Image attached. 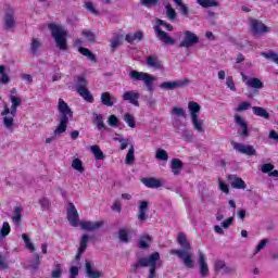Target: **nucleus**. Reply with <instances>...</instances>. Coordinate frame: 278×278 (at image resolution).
Here are the masks:
<instances>
[{
  "label": "nucleus",
  "instance_id": "1",
  "mask_svg": "<svg viewBox=\"0 0 278 278\" xmlns=\"http://www.w3.org/2000/svg\"><path fill=\"white\" fill-rule=\"evenodd\" d=\"M58 110L60 114V123L54 129L52 137L46 139L47 144H51V142H53L58 136H62V134H64L68 127L70 118H73V110L62 98L59 99Z\"/></svg>",
  "mask_w": 278,
  "mask_h": 278
},
{
  "label": "nucleus",
  "instance_id": "2",
  "mask_svg": "<svg viewBox=\"0 0 278 278\" xmlns=\"http://www.w3.org/2000/svg\"><path fill=\"white\" fill-rule=\"evenodd\" d=\"M177 242L179 247H181V250H170V255H177L186 268H194V260L192 258V253H190V251H192V245H190L186 233L179 232Z\"/></svg>",
  "mask_w": 278,
  "mask_h": 278
},
{
  "label": "nucleus",
  "instance_id": "3",
  "mask_svg": "<svg viewBox=\"0 0 278 278\" xmlns=\"http://www.w3.org/2000/svg\"><path fill=\"white\" fill-rule=\"evenodd\" d=\"M157 262H160L159 252H154L150 256L139 257L137 263L131 265V273H136L138 268H149L148 278H157Z\"/></svg>",
  "mask_w": 278,
  "mask_h": 278
},
{
  "label": "nucleus",
  "instance_id": "4",
  "mask_svg": "<svg viewBox=\"0 0 278 278\" xmlns=\"http://www.w3.org/2000/svg\"><path fill=\"white\" fill-rule=\"evenodd\" d=\"M51 36L60 51H66L68 49V41H66V36H68V30L64 29L61 25L49 24L48 25Z\"/></svg>",
  "mask_w": 278,
  "mask_h": 278
},
{
  "label": "nucleus",
  "instance_id": "5",
  "mask_svg": "<svg viewBox=\"0 0 278 278\" xmlns=\"http://www.w3.org/2000/svg\"><path fill=\"white\" fill-rule=\"evenodd\" d=\"M188 110L191 116V123L195 131L203 134L205 129L203 128V122L199 119V113L201 112V104L194 101H190L188 103Z\"/></svg>",
  "mask_w": 278,
  "mask_h": 278
},
{
  "label": "nucleus",
  "instance_id": "6",
  "mask_svg": "<svg viewBox=\"0 0 278 278\" xmlns=\"http://www.w3.org/2000/svg\"><path fill=\"white\" fill-rule=\"evenodd\" d=\"M128 76L130 77V79H132V81H143L147 90L149 92H153V83L156 79L155 76L149 73L138 72L136 70L130 71Z\"/></svg>",
  "mask_w": 278,
  "mask_h": 278
},
{
  "label": "nucleus",
  "instance_id": "7",
  "mask_svg": "<svg viewBox=\"0 0 278 278\" xmlns=\"http://www.w3.org/2000/svg\"><path fill=\"white\" fill-rule=\"evenodd\" d=\"M75 90L83 97V99H85V101L93 103L94 97H92L88 90V80L86 79V76L76 77Z\"/></svg>",
  "mask_w": 278,
  "mask_h": 278
},
{
  "label": "nucleus",
  "instance_id": "8",
  "mask_svg": "<svg viewBox=\"0 0 278 278\" xmlns=\"http://www.w3.org/2000/svg\"><path fill=\"white\" fill-rule=\"evenodd\" d=\"M166 27L168 23L164 22L163 20H157L156 25L153 27L156 38L161 41L164 42V45H169L173 46L175 45V39L173 37L168 36V33L162 30L160 26Z\"/></svg>",
  "mask_w": 278,
  "mask_h": 278
},
{
  "label": "nucleus",
  "instance_id": "9",
  "mask_svg": "<svg viewBox=\"0 0 278 278\" xmlns=\"http://www.w3.org/2000/svg\"><path fill=\"white\" fill-rule=\"evenodd\" d=\"M249 27L252 36H264V34H268L270 29H268V26L262 23V21L257 18H250L249 21Z\"/></svg>",
  "mask_w": 278,
  "mask_h": 278
},
{
  "label": "nucleus",
  "instance_id": "10",
  "mask_svg": "<svg viewBox=\"0 0 278 278\" xmlns=\"http://www.w3.org/2000/svg\"><path fill=\"white\" fill-rule=\"evenodd\" d=\"M18 106H12L11 110L8 105L4 106V110L1 112V116L3 117V125L5 129H12L14 127V117L16 116V110Z\"/></svg>",
  "mask_w": 278,
  "mask_h": 278
},
{
  "label": "nucleus",
  "instance_id": "11",
  "mask_svg": "<svg viewBox=\"0 0 278 278\" xmlns=\"http://www.w3.org/2000/svg\"><path fill=\"white\" fill-rule=\"evenodd\" d=\"M184 40L180 41L179 47L181 49H190V47H194V45H199V36L197 34L185 30L184 31Z\"/></svg>",
  "mask_w": 278,
  "mask_h": 278
},
{
  "label": "nucleus",
  "instance_id": "12",
  "mask_svg": "<svg viewBox=\"0 0 278 278\" xmlns=\"http://www.w3.org/2000/svg\"><path fill=\"white\" fill-rule=\"evenodd\" d=\"M190 84V79L184 78L181 80L176 81H164L160 85L162 90H175L177 88H184Z\"/></svg>",
  "mask_w": 278,
  "mask_h": 278
},
{
  "label": "nucleus",
  "instance_id": "13",
  "mask_svg": "<svg viewBox=\"0 0 278 278\" xmlns=\"http://www.w3.org/2000/svg\"><path fill=\"white\" fill-rule=\"evenodd\" d=\"M67 220L72 227H79V213H77V208L73 203L68 204Z\"/></svg>",
  "mask_w": 278,
  "mask_h": 278
},
{
  "label": "nucleus",
  "instance_id": "14",
  "mask_svg": "<svg viewBox=\"0 0 278 278\" xmlns=\"http://www.w3.org/2000/svg\"><path fill=\"white\" fill-rule=\"evenodd\" d=\"M198 264H199V274L201 277H208L210 267L207 266V261L205 260V254L203 252H198Z\"/></svg>",
  "mask_w": 278,
  "mask_h": 278
},
{
  "label": "nucleus",
  "instance_id": "15",
  "mask_svg": "<svg viewBox=\"0 0 278 278\" xmlns=\"http://www.w3.org/2000/svg\"><path fill=\"white\" fill-rule=\"evenodd\" d=\"M233 149L235 151H238V153H241L242 155H257V151L253 146L235 143Z\"/></svg>",
  "mask_w": 278,
  "mask_h": 278
},
{
  "label": "nucleus",
  "instance_id": "16",
  "mask_svg": "<svg viewBox=\"0 0 278 278\" xmlns=\"http://www.w3.org/2000/svg\"><path fill=\"white\" fill-rule=\"evenodd\" d=\"M228 181L230 182L231 188H235V190L247 189V182H244L243 179L238 177L237 175H229Z\"/></svg>",
  "mask_w": 278,
  "mask_h": 278
},
{
  "label": "nucleus",
  "instance_id": "17",
  "mask_svg": "<svg viewBox=\"0 0 278 278\" xmlns=\"http://www.w3.org/2000/svg\"><path fill=\"white\" fill-rule=\"evenodd\" d=\"M146 64L149 68H154V71H160L164 68V65H162V61H160V59L155 54L149 55L146 60Z\"/></svg>",
  "mask_w": 278,
  "mask_h": 278
},
{
  "label": "nucleus",
  "instance_id": "18",
  "mask_svg": "<svg viewBox=\"0 0 278 278\" xmlns=\"http://www.w3.org/2000/svg\"><path fill=\"white\" fill-rule=\"evenodd\" d=\"M235 123H236V125H239V127H241V129H242V131L239 132V136H241V138H249V125L242 118V116L236 114L235 115Z\"/></svg>",
  "mask_w": 278,
  "mask_h": 278
},
{
  "label": "nucleus",
  "instance_id": "19",
  "mask_svg": "<svg viewBox=\"0 0 278 278\" xmlns=\"http://www.w3.org/2000/svg\"><path fill=\"white\" fill-rule=\"evenodd\" d=\"M138 99H140V93L136 92L135 90L126 91L123 94L124 101H129L132 105H136L138 108L140 105V102H138Z\"/></svg>",
  "mask_w": 278,
  "mask_h": 278
},
{
  "label": "nucleus",
  "instance_id": "20",
  "mask_svg": "<svg viewBox=\"0 0 278 278\" xmlns=\"http://www.w3.org/2000/svg\"><path fill=\"white\" fill-rule=\"evenodd\" d=\"M149 211V201L142 200L139 202V211H138V220L141 223H146L147 220V212Z\"/></svg>",
  "mask_w": 278,
  "mask_h": 278
},
{
  "label": "nucleus",
  "instance_id": "21",
  "mask_svg": "<svg viewBox=\"0 0 278 278\" xmlns=\"http://www.w3.org/2000/svg\"><path fill=\"white\" fill-rule=\"evenodd\" d=\"M101 103L102 105H105L106 108H112L116 103L117 99L115 94H112L110 92H103L101 93Z\"/></svg>",
  "mask_w": 278,
  "mask_h": 278
},
{
  "label": "nucleus",
  "instance_id": "22",
  "mask_svg": "<svg viewBox=\"0 0 278 278\" xmlns=\"http://www.w3.org/2000/svg\"><path fill=\"white\" fill-rule=\"evenodd\" d=\"M104 223L103 220L100 222H81L80 223V227L81 229H84L85 231H97V229H101V227H103Z\"/></svg>",
  "mask_w": 278,
  "mask_h": 278
},
{
  "label": "nucleus",
  "instance_id": "23",
  "mask_svg": "<svg viewBox=\"0 0 278 278\" xmlns=\"http://www.w3.org/2000/svg\"><path fill=\"white\" fill-rule=\"evenodd\" d=\"M88 240H90L88 235H83V237L80 239L78 252L76 254L77 262H79V260H81V255H84V253H86V249H88Z\"/></svg>",
  "mask_w": 278,
  "mask_h": 278
},
{
  "label": "nucleus",
  "instance_id": "24",
  "mask_svg": "<svg viewBox=\"0 0 278 278\" xmlns=\"http://www.w3.org/2000/svg\"><path fill=\"white\" fill-rule=\"evenodd\" d=\"M85 268H86V275L88 278H101L103 277V271L94 270L92 268V264L90 262L85 263Z\"/></svg>",
  "mask_w": 278,
  "mask_h": 278
},
{
  "label": "nucleus",
  "instance_id": "25",
  "mask_svg": "<svg viewBox=\"0 0 278 278\" xmlns=\"http://www.w3.org/2000/svg\"><path fill=\"white\" fill-rule=\"evenodd\" d=\"M141 181L146 188H162V180L157 178H143Z\"/></svg>",
  "mask_w": 278,
  "mask_h": 278
},
{
  "label": "nucleus",
  "instance_id": "26",
  "mask_svg": "<svg viewBox=\"0 0 278 278\" xmlns=\"http://www.w3.org/2000/svg\"><path fill=\"white\" fill-rule=\"evenodd\" d=\"M245 85L249 86V88H253L254 90H262L264 88V83L260 80V78L252 77L245 81Z\"/></svg>",
  "mask_w": 278,
  "mask_h": 278
},
{
  "label": "nucleus",
  "instance_id": "27",
  "mask_svg": "<svg viewBox=\"0 0 278 278\" xmlns=\"http://www.w3.org/2000/svg\"><path fill=\"white\" fill-rule=\"evenodd\" d=\"M173 175H180L181 168H184V163L179 159H173L170 164Z\"/></svg>",
  "mask_w": 278,
  "mask_h": 278
},
{
  "label": "nucleus",
  "instance_id": "28",
  "mask_svg": "<svg viewBox=\"0 0 278 278\" xmlns=\"http://www.w3.org/2000/svg\"><path fill=\"white\" fill-rule=\"evenodd\" d=\"M252 112L255 116H260L261 118H265L267 121L270 118V113H268V111L262 106H253Z\"/></svg>",
  "mask_w": 278,
  "mask_h": 278
},
{
  "label": "nucleus",
  "instance_id": "29",
  "mask_svg": "<svg viewBox=\"0 0 278 278\" xmlns=\"http://www.w3.org/2000/svg\"><path fill=\"white\" fill-rule=\"evenodd\" d=\"M40 47H42V42L38 38H33L30 42V53L31 55H38V51H40Z\"/></svg>",
  "mask_w": 278,
  "mask_h": 278
},
{
  "label": "nucleus",
  "instance_id": "30",
  "mask_svg": "<svg viewBox=\"0 0 278 278\" xmlns=\"http://www.w3.org/2000/svg\"><path fill=\"white\" fill-rule=\"evenodd\" d=\"M136 148H134V144H130L129 150L126 154L125 163L128 165L134 164L136 162Z\"/></svg>",
  "mask_w": 278,
  "mask_h": 278
},
{
  "label": "nucleus",
  "instance_id": "31",
  "mask_svg": "<svg viewBox=\"0 0 278 278\" xmlns=\"http://www.w3.org/2000/svg\"><path fill=\"white\" fill-rule=\"evenodd\" d=\"M152 238L151 236L149 235H142L140 238H139V241H138V247L139 249H149V243L151 242Z\"/></svg>",
  "mask_w": 278,
  "mask_h": 278
},
{
  "label": "nucleus",
  "instance_id": "32",
  "mask_svg": "<svg viewBox=\"0 0 278 278\" xmlns=\"http://www.w3.org/2000/svg\"><path fill=\"white\" fill-rule=\"evenodd\" d=\"M12 220L14 225H21V218H23V207L16 206L13 212Z\"/></svg>",
  "mask_w": 278,
  "mask_h": 278
},
{
  "label": "nucleus",
  "instance_id": "33",
  "mask_svg": "<svg viewBox=\"0 0 278 278\" xmlns=\"http://www.w3.org/2000/svg\"><path fill=\"white\" fill-rule=\"evenodd\" d=\"M4 23H5L7 29H12L14 27V25H15L14 12H8L5 14Z\"/></svg>",
  "mask_w": 278,
  "mask_h": 278
},
{
  "label": "nucleus",
  "instance_id": "34",
  "mask_svg": "<svg viewBox=\"0 0 278 278\" xmlns=\"http://www.w3.org/2000/svg\"><path fill=\"white\" fill-rule=\"evenodd\" d=\"M197 3L201 8H218V1L216 0H197Z\"/></svg>",
  "mask_w": 278,
  "mask_h": 278
},
{
  "label": "nucleus",
  "instance_id": "35",
  "mask_svg": "<svg viewBox=\"0 0 278 278\" xmlns=\"http://www.w3.org/2000/svg\"><path fill=\"white\" fill-rule=\"evenodd\" d=\"M91 153L94 155L96 160H105V155L99 146L90 147Z\"/></svg>",
  "mask_w": 278,
  "mask_h": 278
},
{
  "label": "nucleus",
  "instance_id": "36",
  "mask_svg": "<svg viewBox=\"0 0 278 278\" xmlns=\"http://www.w3.org/2000/svg\"><path fill=\"white\" fill-rule=\"evenodd\" d=\"M118 239H119V242H125V243L129 242V229L127 228L119 229Z\"/></svg>",
  "mask_w": 278,
  "mask_h": 278
},
{
  "label": "nucleus",
  "instance_id": "37",
  "mask_svg": "<svg viewBox=\"0 0 278 278\" xmlns=\"http://www.w3.org/2000/svg\"><path fill=\"white\" fill-rule=\"evenodd\" d=\"M124 121L131 129H136V117L134 115L126 113L124 115Z\"/></svg>",
  "mask_w": 278,
  "mask_h": 278
},
{
  "label": "nucleus",
  "instance_id": "38",
  "mask_svg": "<svg viewBox=\"0 0 278 278\" xmlns=\"http://www.w3.org/2000/svg\"><path fill=\"white\" fill-rule=\"evenodd\" d=\"M155 159L160 160L161 162H168V152L164 149L156 150Z\"/></svg>",
  "mask_w": 278,
  "mask_h": 278
},
{
  "label": "nucleus",
  "instance_id": "39",
  "mask_svg": "<svg viewBox=\"0 0 278 278\" xmlns=\"http://www.w3.org/2000/svg\"><path fill=\"white\" fill-rule=\"evenodd\" d=\"M261 55L265 58L266 60H271V62H275L278 64V53L274 51L269 52H262Z\"/></svg>",
  "mask_w": 278,
  "mask_h": 278
},
{
  "label": "nucleus",
  "instance_id": "40",
  "mask_svg": "<svg viewBox=\"0 0 278 278\" xmlns=\"http://www.w3.org/2000/svg\"><path fill=\"white\" fill-rule=\"evenodd\" d=\"M165 10H166V16L169 21H175V18H177V11L173 9V5L167 4L165 7Z\"/></svg>",
  "mask_w": 278,
  "mask_h": 278
},
{
  "label": "nucleus",
  "instance_id": "41",
  "mask_svg": "<svg viewBox=\"0 0 278 278\" xmlns=\"http://www.w3.org/2000/svg\"><path fill=\"white\" fill-rule=\"evenodd\" d=\"M173 127H174L176 134H180L181 127H184V129H186V124H184V122H181V119L175 117L173 119Z\"/></svg>",
  "mask_w": 278,
  "mask_h": 278
},
{
  "label": "nucleus",
  "instance_id": "42",
  "mask_svg": "<svg viewBox=\"0 0 278 278\" xmlns=\"http://www.w3.org/2000/svg\"><path fill=\"white\" fill-rule=\"evenodd\" d=\"M22 239L25 242L26 249H28V251L34 253V251H36V247H34V243H31V240L29 239V236L27 233H23Z\"/></svg>",
  "mask_w": 278,
  "mask_h": 278
},
{
  "label": "nucleus",
  "instance_id": "43",
  "mask_svg": "<svg viewBox=\"0 0 278 278\" xmlns=\"http://www.w3.org/2000/svg\"><path fill=\"white\" fill-rule=\"evenodd\" d=\"M78 51L79 53H81V55H85L86 58H88V60H91V62H94V60H97V56L87 48L80 47Z\"/></svg>",
  "mask_w": 278,
  "mask_h": 278
},
{
  "label": "nucleus",
  "instance_id": "44",
  "mask_svg": "<svg viewBox=\"0 0 278 278\" xmlns=\"http://www.w3.org/2000/svg\"><path fill=\"white\" fill-rule=\"evenodd\" d=\"M94 124L99 130L105 128V124L103 123V115L101 114H93Z\"/></svg>",
  "mask_w": 278,
  "mask_h": 278
},
{
  "label": "nucleus",
  "instance_id": "45",
  "mask_svg": "<svg viewBox=\"0 0 278 278\" xmlns=\"http://www.w3.org/2000/svg\"><path fill=\"white\" fill-rule=\"evenodd\" d=\"M72 168H74V170H78V173H84V170H86L84 168V164L81 163V160H79V159H74L73 160Z\"/></svg>",
  "mask_w": 278,
  "mask_h": 278
},
{
  "label": "nucleus",
  "instance_id": "46",
  "mask_svg": "<svg viewBox=\"0 0 278 278\" xmlns=\"http://www.w3.org/2000/svg\"><path fill=\"white\" fill-rule=\"evenodd\" d=\"M40 266V255L38 253L33 254V261L30 262V268L33 270H38Z\"/></svg>",
  "mask_w": 278,
  "mask_h": 278
},
{
  "label": "nucleus",
  "instance_id": "47",
  "mask_svg": "<svg viewBox=\"0 0 278 278\" xmlns=\"http://www.w3.org/2000/svg\"><path fill=\"white\" fill-rule=\"evenodd\" d=\"M54 270H52V273H51V277L52 278H60V277H62V270H63V266H62V264H60V263H55L54 264Z\"/></svg>",
  "mask_w": 278,
  "mask_h": 278
},
{
  "label": "nucleus",
  "instance_id": "48",
  "mask_svg": "<svg viewBox=\"0 0 278 278\" xmlns=\"http://www.w3.org/2000/svg\"><path fill=\"white\" fill-rule=\"evenodd\" d=\"M0 84H10V76H8V74H5V66L4 65H0Z\"/></svg>",
  "mask_w": 278,
  "mask_h": 278
},
{
  "label": "nucleus",
  "instance_id": "49",
  "mask_svg": "<svg viewBox=\"0 0 278 278\" xmlns=\"http://www.w3.org/2000/svg\"><path fill=\"white\" fill-rule=\"evenodd\" d=\"M10 231H11L10 224L8 222H4L2 224V228L0 229L1 238H5V236H9Z\"/></svg>",
  "mask_w": 278,
  "mask_h": 278
},
{
  "label": "nucleus",
  "instance_id": "50",
  "mask_svg": "<svg viewBox=\"0 0 278 278\" xmlns=\"http://www.w3.org/2000/svg\"><path fill=\"white\" fill-rule=\"evenodd\" d=\"M172 114H174V116H181L182 118H186V110H184V108H179V106H174L172 110Z\"/></svg>",
  "mask_w": 278,
  "mask_h": 278
},
{
  "label": "nucleus",
  "instance_id": "51",
  "mask_svg": "<svg viewBox=\"0 0 278 278\" xmlns=\"http://www.w3.org/2000/svg\"><path fill=\"white\" fill-rule=\"evenodd\" d=\"M84 8L94 16H99V11L94 9V4L92 2H85Z\"/></svg>",
  "mask_w": 278,
  "mask_h": 278
},
{
  "label": "nucleus",
  "instance_id": "52",
  "mask_svg": "<svg viewBox=\"0 0 278 278\" xmlns=\"http://www.w3.org/2000/svg\"><path fill=\"white\" fill-rule=\"evenodd\" d=\"M226 86L229 88L232 92H236V83L233 81V77L228 76L226 78Z\"/></svg>",
  "mask_w": 278,
  "mask_h": 278
},
{
  "label": "nucleus",
  "instance_id": "53",
  "mask_svg": "<svg viewBox=\"0 0 278 278\" xmlns=\"http://www.w3.org/2000/svg\"><path fill=\"white\" fill-rule=\"evenodd\" d=\"M225 266H227V264H225V261H216L215 265H214V269L216 273H220V270H225Z\"/></svg>",
  "mask_w": 278,
  "mask_h": 278
},
{
  "label": "nucleus",
  "instance_id": "54",
  "mask_svg": "<svg viewBox=\"0 0 278 278\" xmlns=\"http://www.w3.org/2000/svg\"><path fill=\"white\" fill-rule=\"evenodd\" d=\"M251 109V103L249 102H241L238 108L236 109V112H244L247 110Z\"/></svg>",
  "mask_w": 278,
  "mask_h": 278
},
{
  "label": "nucleus",
  "instance_id": "55",
  "mask_svg": "<svg viewBox=\"0 0 278 278\" xmlns=\"http://www.w3.org/2000/svg\"><path fill=\"white\" fill-rule=\"evenodd\" d=\"M39 204L41 206V210H49L50 205H51V202L49 201V199L47 198H41L39 200Z\"/></svg>",
  "mask_w": 278,
  "mask_h": 278
},
{
  "label": "nucleus",
  "instance_id": "56",
  "mask_svg": "<svg viewBox=\"0 0 278 278\" xmlns=\"http://www.w3.org/2000/svg\"><path fill=\"white\" fill-rule=\"evenodd\" d=\"M10 101L12 103V106L18 108L21 106V103H23V100L16 96H10Z\"/></svg>",
  "mask_w": 278,
  "mask_h": 278
},
{
  "label": "nucleus",
  "instance_id": "57",
  "mask_svg": "<svg viewBox=\"0 0 278 278\" xmlns=\"http://www.w3.org/2000/svg\"><path fill=\"white\" fill-rule=\"evenodd\" d=\"M108 123L110 127H118V117L116 115L109 116Z\"/></svg>",
  "mask_w": 278,
  "mask_h": 278
},
{
  "label": "nucleus",
  "instance_id": "58",
  "mask_svg": "<svg viewBox=\"0 0 278 278\" xmlns=\"http://www.w3.org/2000/svg\"><path fill=\"white\" fill-rule=\"evenodd\" d=\"M266 243H267L266 239L261 240L255 248L254 255H257V253H260V251H262V249L266 247Z\"/></svg>",
  "mask_w": 278,
  "mask_h": 278
},
{
  "label": "nucleus",
  "instance_id": "59",
  "mask_svg": "<svg viewBox=\"0 0 278 278\" xmlns=\"http://www.w3.org/2000/svg\"><path fill=\"white\" fill-rule=\"evenodd\" d=\"M181 136L184 140H192V132L186 128L181 129Z\"/></svg>",
  "mask_w": 278,
  "mask_h": 278
},
{
  "label": "nucleus",
  "instance_id": "60",
  "mask_svg": "<svg viewBox=\"0 0 278 278\" xmlns=\"http://www.w3.org/2000/svg\"><path fill=\"white\" fill-rule=\"evenodd\" d=\"M275 168V165L270 163L263 164L261 167L262 173H270Z\"/></svg>",
  "mask_w": 278,
  "mask_h": 278
},
{
  "label": "nucleus",
  "instance_id": "61",
  "mask_svg": "<svg viewBox=\"0 0 278 278\" xmlns=\"http://www.w3.org/2000/svg\"><path fill=\"white\" fill-rule=\"evenodd\" d=\"M160 0H141V5H144L146 8H151V5H157V2Z\"/></svg>",
  "mask_w": 278,
  "mask_h": 278
},
{
  "label": "nucleus",
  "instance_id": "62",
  "mask_svg": "<svg viewBox=\"0 0 278 278\" xmlns=\"http://www.w3.org/2000/svg\"><path fill=\"white\" fill-rule=\"evenodd\" d=\"M83 36H85V38H87V40H89L90 42H93L94 40V33L90 30H83Z\"/></svg>",
  "mask_w": 278,
  "mask_h": 278
},
{
  "label": "nucleus",
  "instance_id": "63",
  "mask_svg": "<svg viewBox=\"0 0 278 278\" xmlns=\"http://www.w3.org/2000/svg\"><path fill=\"white\" fill-rule=\"evenodd\" d=\"M70 273V278H76L77 275H79V268L77 266H73L71 267Z\"/></svg>",
  "mask_w": 278,
  "mask_h": 278
},
{
  "label": "nucleus",
  "instance_id": "64",
  "mask_svg": "<svg viewBox=\"0 0 278 278\" xmlns=\"http://www.w3.org/2000/svg\"><path fill=\"white\" fill-rule=\"evenodd\" d=\"M112 210H113L114 212L121 213V210H122L121 201L115 200L114 203H113V205H112Z\"/></svg>",
  "mask_w": 278,
  "mask_h": 278
}]
</instances>
